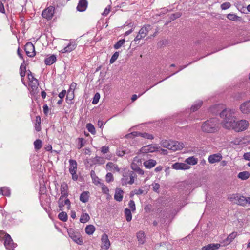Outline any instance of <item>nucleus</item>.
Returning a JSON list of instances; mask_svg holds the SVG:
<instances>
[{"label":"nucleus","instance_id":"obj_1","mask_svg":"<svg viewBox=\"0 0 250 250\" xmlns=\"http://www.w3.org/2000/svg\"><path fill=\"white\" fill-rule=\"evenodd\" d=\"M235 114L234 109L229 108H226L220 113V116L222 119L221 124L223 127L227 129H233L236 121Z\"/></svg>","mask_w":250,"mask_h":250},{"label":"nucleus","instance_id":"obj_2","mask_svg":"<svg viewBox=\"0 0 250 250\" xmlns=\"http://www.w3.org/2000/svg\"><path fill=\"white\" fill-rule=\"evenodd\" d=\"M202 131L212 133L217 132L219 129V122L216 118H210L203 122L201 125Z\"/></svg>","mask_w":250,"mask_h":250},{"label":"nucleus","instance_id":"obj_3","mask_svg":"<svg viewBox=\"0 0 250 250\" xmlns=\"http://www.w3.org/2000/svg\"><path fill=\"white\" fill-rule=\"evenodd\" d=\"M198 162L197 158H196L194 156L189 157L187 158L184 163H175L171 165L172 168L178 170H187L189 169L191 166L190 165H194Z\"/></svg>","mask_w":250,"mask_h":250},{"label":"nucleus","instance_id":"obj_4","mask_svg":"<svg viewBox=\"0 0 250 250\" xmlns=\"http://www.w3.org/2000/svg\"><path fill=\"white\" fill-rule=\"evenodd\" d=\"M151 29L152 27L150 24L145 25L140 29L134 41L137 42L144 38Z\"/></svg>","mask_w":250,"mask_h":250},{"label":"nucleus","instance_id":"obj_5","mask_svg":"<svg viewBox=\"0 0 250 250\" xmlns=\"http://www.w3.org/2000/svg\"><path fill=\"white\" fill-rule=\"evenodd\" d=\"M249 125V123L245 120H241L240 121H235L233 130L236 132H241L247 129Z\"/></svg>","mask_w":250,"mask_h":250},{"label":"nucleus","instance_id":"obj_6","mask_svg":"<svg viewBox=\"0 0 250 250\" xmlns=\"http://www.w3.org/2000/svg\"><path fill=\"white\" fill-rule=\"evenodd\" d=\"M230 200L242 206H246V197L238 194H233L229 197Z\"/></svg>","mask_w":250,"mask_h":250},{"label":"nucleus","instance_id":"obj_7","mask_svg":"<svg viewBox=\"0 0 250 250\" xmlns=\"http://www.w3.org/2000/svg\"><path fill=\"white\" fill-rule=\"evenodd\" d=\"M135 176V173H132L131 174L130 173H124L121 179L122 185L132 184L134 183V179Z\"/></svg>","mask_w":250,"mask_h":250},{"label":"nucleus","instance_id":"obj_8","mask_svg":"<svg viewBox=\"0 0 250 250\" xmlns=\"http://www.w3.org/2000/svg\"><path fill=\"white\" fill-rule=\"evenodd\" d=\"M165 146L167 147V148L172 150L173 151H177L182 149L184 147L183 143L175 141H169L167 145H165Z\"/></svg>","mask_w":250,"mask_h":250},{"label":"nucleus","instance_id":"obj_9","mask_svg":"<svg viewBox=\"0 0 250 250\" xmlns=\"http://www.w3.org/2000/svg\"><path fill=\"white\" fill-rule=\"evenodd\" d=\"M67 197L61 196L58 201V206L60 210H63V207L65 205L67 206V208L70 209L71 207V203L69 199L67 198Z\"/></svg>","mask_w":250,"mask_h":250},{"label":"nucleus","instance_id":"obj_10","mask_svg":"<svg viewBox=\"0 0 250 250\" xmlns=\"http://www.w3.org/2000/svg\"><path fill=\"white\" fill-rule=\"evenodd\" d=\"M24 50L26 55L29 57H33L36 55L35 47L31 42L26 43Z\"/></svg>","mask_w":250,"mask_h":250},{"label":"nucleus","instance_id":"obj_11","mask_svg":"<svg viewBox=\"0 0 250 250\" xmlns=\"http://www.w3.org/2000/svg\"><path fill=\"white\" fill-rule=\"evenodd\" d=\"M4 246L6 249H11L16 247V244L14 243L10 235L5 234L4 237Z\"/></svg>","mask_w":250,"mask_h":250},{"label":"nucleus","instance_id":"obj_12","mask_svg":"<svg viewBox=\"0 0 250 250\" xmlns=\"http://www.w3.org/2000/svg\"><path fill=\"white\" fill-rule=\"evenodd\" d=\"M54 13V8L52 6H50L44 9L42 12V16L43 18L47 20H50Z\"/></svg>","mask_w":250,"mask_h":250},{"label":"nucleus","instance_id":"obj_13","mask_svg":"<svg viewBox=\"0 0 250 250\" xmlns=\"http://www.w3.org/2000/svg\"><path fill=\"white\" fill-rule=\"evenodd\" d=\"M101 242H102V245L101 248L105 249L107 250L109 248L111 244L109 240L108 235L105 233L103 234L102 235L101 237Z\"/></svg>","mask_w":250,"mask_h":250},{"label":"nucleus","instance_id":"obj_14","mask_svg":"<svg viewBox=\"0 0 250 250\" xmlns=\"http://www.w3.org/2000/svg\"><path fill=\"white\" fill-rule=\"evenodd\" d=\"M77 45V44L75 40H70L69 43L61 50V52L62 53L70 52L76 48Z\"/></svg>","mask_w":250,"mask_h":250},{"label":"nucleus","instance_id":"obj_15","mask_svg":"<svg viewBox=\"0 0 250 250\" xmlns=\"http://www.w3.org/2000/svg\"><path fill=\"white\" fill-rule=\"evenodd\" d=\"M250 141V136H246L244 137L236 138L233 141H232V143L234 145H241L248 143Z\"/></svg>","mask_w":250,"mask_h":250},{"label":"nucleus","instance_id":"obj_16","mask_svg":"<svg viewBox=\"0 0 250 250\" xmlns=\"http://www.w3.org/2000/svg\"><path fill=\"white\" fill-rule=\"evenodd\" d=\"M130 135H133L134 136H140L148 139H153L154 138L152 134H150L146 132L141 133L139 132H133L130 134H127L126 136H129Z\"/></svg>","mask_w":250,"mask_h":250},{"label":"nucleus","instance_id":"obj_17","mask_svg":"<svg viewBox=\"0 0 250 250\" xmlns=\"http://www.w3.org/2000/svg\"><path fill=\"white\" fill-rule=\"evenodd\" d=\"M240 109L244 114L250 113V100L243 103L240 106Z\"/></svg>","mask_w":250,"mask_h":250},{"label":"nucleus","instance_id":"obj_18","mask_svg":"<svg viewBox=\"0 0 250 250\" xmlns=\"http://www.w3.org/2000/svg\"><path fill=\"white\" fill-rule=\"evenodd\" d=\"M158 147L151 145L146 146L142 147L140 151L142 153L153 152L158 151Z\"/></svg>","mask_w":250,"mask_h":250},{"label":"nucleus","instance_id":"obj_19","mask_svg":"<svg viewBox=\"0 0 250 250\" xmlns=\"http://www.w3.org/2000/svg\"><path fill=\"white\" fill-rule=\"evenodd\" d=\"M222 158L221 154L216 153L210 155L208 158V161L210 163L213 164L220 161Z\"/></svg>","mask_w":250,"mask_h":250},{"label":"nucleus","instance_id":"obj_20","mask_svg":"<svg viewBox=\"0 0 250 250\" xmlns=\"http://www.w3.org/2000/svg\"><path fill=\"white\" fill-rule=\"evenodd\" d=\"M88 2L86 0H80L77 6V9L80 12H83L87 8Z\"/></svg>","mask_w":250,"mask_h":250},{"label":"nucleus","instance_id":"obj_21","mask_svg":"<svg viewBox=\"0 0 250 250\" xmlns=\"http://www.w3.org/2000/svg\"><path fill=\"white\" fill-rule=\"evenodd\" d=\"M71 230L68 232L69 236L72 240L79 245H82L83 244V240L79 234H75L74 233H71Z\"/></svg>","mask_w":250,"mask_h":250},{"label":"nucleus","instance_id":"obj_22","mask_svg":"<svg viewBox=\"0 0 250 250\" xmlns=\"http://www.w3.org/2000/svg\"><path fill=\"white\" fill-rule=\"evenodd\" d=\"M237 236V232H233L230 234L226 239H225L223 243V245L226 246L230 244Z\"/></svg>","mask_w":250,"mask_h":250},{"label":"nucleus","instance_id":"obj_23","mask_svg":"<svg viewBox=\"0 0 250 250\" xmlns=\"http://www.w3.org/2000/svg\"><path fill=\"white\" fill-rule=\"evenodd\" d=\"M221 247L219 243H210L202 247V250H216Z\"/></svg>","mask_w":250,"mask_h":250},{"label":"nucleus","instance_id":"obj_24","mask_svg":"<svg viewBox=\"0 0 250 250\" xmlns=\"http://www.w3.org/2000/svg\"><path fill=\"white\" fill-rule=\"evenodd\" d=\"M68 187L66 183H63L62 184L60 188L61 193L62 194L61 196L67 197L68 195Z\"/></svg>","mask_w":250,"mask_h":250},{"label":"nucleus","instance_id":"obj_25","mask_svg":"<svg viewBox=\"0 0 250 250\" xmlns=\"http://www.w3.org/2000/svg\"><path fill=\"white\" fill-rule=\"evenodd\" d=\"M123 191L120 188H117L115 190L114 199L119 202L121 201L123 198Z\"/></svg>","mask_w":250,"mask_h":250},{"label":"nucleus","instance_id":"obj_26","mask_svg":"<svg viewBox=\"0 0 250 250\" xmlns=\"http://www.w3.org/2000/svg\"><path fill=\"white\" fill-rule=\"evenodd\" d=\"M106 170L112 172H118L119 168L117 165L110 162L106 164Z\"/></svg>","mask_w":250,"mask_h":250},{"label":"nucleus","instance_id":"obj_27","mask_svg":"<svg viewBox=\"0 0 250 250\" xmlns=\"http://www.w3.org/2000/svg\"><path fill=\"white\" fill-rule=\"evenodd\" d=\"M156 161L153 159H150L145 161L143 163L144 166L147 169H150L156 165Z\"/></svg>","mask_w":250,"mask_h":250},{"label":"nucleus","instance_id":"obj_28","mask_svg":"<svg viewBox=\"0 0 250 250\" xmlns=\"http://www.w3.org/2000/svg\"><path fill=\"white\" fill-rule=\"evenodd\" d=\"M137 238L139 244H143L146 241L145 233L142 231L138 232L137 233Z\"/></svg>","mask_w":250,"mask_h":250},{"label":"nucleus","instance_id":"obj_29","mask_svg":"<svg viewBox=\"0 0 250 250\" xmlns=\"http://www.w3.org/2000/svg\"><path fill=\"white\" fill-rule=\"evenodd\" d=\"M56 61V57L54 55H52L50 57L46 58L44 60V63L47 65H50L54 63Z\"/></svg>","mask_w":250,"mask_h":250},{"label":"nucleus","instance_id":"obj_30","mask_svg":"<svg viewBox=\"0 0 250 250\" xmlns=\"http://www.w3.org/2000/svg\"><path fill=\"white\" fill-rule=\"evenodd\" d=\"M89 197V192L83 191L80 196V200L83 203H86L88 201Z\"/></svg>","mask_w":250,"mask_h":250},{"label":"nucleus","instance_id":"obj_31","mask_svg":"<svg viewBox=\"0 0 250 250\" xmlns=\"http://www.w3.org/2000/svg\"><path fill=\"white\" fill-rule=\"evenodd\" d=\"M69 164V172H76L77 168V164L76 161L74 160H70Z\"/></svg>","mask_w":250,"mask_h":250},{"label":"nucleus","instance_id":"obj_32","mask_svg":"<svg viewBox=\"0 0 250 250\" xmlns=\"http://www.w3.org/2000/svg\"><path fill=\"white\" fill-rule=\"evenodd\" d=\"M0 194L5 196H10L11 194L10 189L7 187L1 188L0 189Z\"/></svg>","mask_w":250,"mask_h":250},{"label":"nucleus","instance_id":"obj_33","mask_svg":"<svg viewBox=\"0 0 250 250\" xmlns=\"http://www.w3.org/2000/svg\"><path fill=\"white\" fill-rule=\"evenodd\" d=\"M95 230V227L92 225H89L86 227L85 231L86 234L88 235L92 234Z\"/></svg>","mask_w":250,"mask_h":250},{"label":"nucleus","instance_id":"obj_34","mask_svg":"<svg viewBox=\"0 0 250 250\" xmlns=\"http://www.w3.org/2000/svg\"><path fill=\"white\" fill-rule=\"evenodd\" d=\"M25 73H26V67L23 62V63H22L21 65V66H20V76L21 78V80H22L23 83H23V79L25 76Z\"/></svg>","mask_w":250,"mask_h":250},{"label":"nucleus","instance_id":"obj_35","mask_svg":"<svg viewBox=\"0 0 250 250\" xmlns=\"http://www.w3.org/2000/svg\"><path fill=\"white\" fill-rule=\"evenodd\" d=\"M36 122L35 124V130L39 132L41 130V119L40 116H37L36 117Z\"/></svg>","mask_w":250,"mask_h":250},{"label":"nucleus","instance_id":"obj_36","mask_svg":"<svg viewBox=\"0 0 250 250\" xmlns=\"http://www.w3.org/2000/svg\"><path fill=\"white\" fill-rule=\"evenodd\" d=\"M203 102L202 101H197L191 107V110L194 112L197 110L202 105Z\"/></svg>","mask_w":250,"mask_h":250},{"label":"nucleus","instance_id":"obj_37","mask_svg":"<svg viewBox=\"0 0 250 250\" xmlns=\"http://www.w3.org/2000/svg\"><path fill=\"white\" fill-rule=\"evenodd\" d=\"M125 216L126 220L127 222H130L132 219V214L130 209L126 208L125 209Z\"/></svg>","mask_w":250,"mask_h":250},{"label":"nucleus","instance_id":"obj_38","mask_svg":"<svg viewBox=\"0 0 250 250\" xmlns=\"http://www.w3.org/2000/svg\"><path fill=\"white\" fill-rule=\"evenodd\" d=\"M91 173V176L93 180V183L96 185H100L102 183L101 182V180L96 176L95 173Z\"/></svg>","mask_w":250,"mask_h":250},{"label":"nucleus","instance_id":"obj_39","mask_svg":"<svg viewBox=\"0 0 250 250\" xmlns=\"http://www.w3.org/2000/svg\"><path fill=\"white\" fill-rule=\"evenodd\" d=\"M58 218L63 222H66L68 219V216L66 212L62 211L58 215Z\"/></svg>","mask_w":250,"mask_h":250},{"label":"nucleus","instance_id":"obj_40","mask_svg":"<svg viewBox=\"0 0 250 250\" xmlns=\"http://www.w3.org/2000/svg\"><path fill=\"white\" fill-rule=\"evenodd\" d=\"M90 217L87 213L83 214L80 219V221L82 223H85L89 221Z\"/></svg>","mask_w":250,"mask_h":250},{"label":"nucleus","instance_id":"obj_41","mask_svg":"<svg viewBox=\"0 0 250 250\" xmlns=\"http://www.w3.org/2000/svg\"><path fill=\"white\" fill-rule=\"evenodd\" d=\"M35 149L37 150L40 149L42 146V142L40 139L36 140L34 142Z\"/></svg>","mask_w":250,"mask_h":250},{"label":"nucleus","instance_id":"obj_42","mask_svg":"<svg viewBox=\"0 0 250 250\" xmlns=\"http://www.w3.org/2000/svg\"><path fill=\"white\" fill-rule=\"evenodd\" d=\"M125 42V39L120 40L119 41L117 42V43L114 44V48L115 49H118L120 48Z\"/></svg>","mask_w":250,"mask_h":250},{"label":"nucleus","instance_id":"obj_43","mask_svg":"<svg viewBox=\"0 0 250 250\" xmlns=\"http://www.w3.org/2000/svg\"><path fill=\"white\" fill-rule=\"evenodd\" d=\"M250 177V173H239L238 177L242 180H246Z\"/></svg>","mask_w":250,"mask_h":250},{"label":"nucleus","instance_id":"obj_44","mask_svg":"<svg viewBox=\"0 0 250 250\" xmlns=\"http://www.w3.org/2000/svg\"><path fill=\"white\" fill-rule=\"evenodd\" d=\"M30 86L32 88L33 90H34L38 88V85H39L38 80H35L30 82Z\"/></svg>","mask_w":250,"mask_h":250},{"label":"nucleus","instance_id":"obj_45","mask_svg":"<svg viewBox=\"0 0 250 250\" xmlns=\"http://www.w3.org/2000/svg\"><path fill=\"white\" fill-rule=\"evenodd\" d=\"M74 98V92L72 91H68L67 92V94L66 95V100L67 102L68 101H71Z\"/></svg>","mask_w":250,"mask_h":250},{"label":"nucleus","instance_id":"obj_46","mask_svg":"<svg viewBox=\"0 0 250 250\" xmlns=\"http://www.w3.org/2000/svg\"><path fill=\"white\" fill-rule=\"evenodd\" d=\"M86 128L89 132L91 133L92 134H94L95 133V129L94 126L91 123H88L86 125Z\"/></svg>","mask_w":250,"mask_h":250},{"label":"nucleus","instance_id":"obj_47","mask_svg":"<svg viewBox=\"0 0 250 250\" xmlns=\"http://www.w3.org/2000/svg\"><path fill=\"white\" fill-rule=\"evenodd\" d=\"M227 18L230 20L235 21H237L239 17L235 14H229L227 15Z\"/></svg>","mask_w":250,"mask_h":250},{"label":"nucleus","instance_id":"obj_48","mask_svg":"<svg viewBox=\"0 0 250 250\" xmlns=\"http://www.w3.org/2000/svg\"><path fill=\"white\" fill-rule=\"evenodd\" d=\"M100 98V94L99 93H96L93 97V99L92 101V104H97L98 103Z\"/></svg>","mask_w":250,"mask_h":250},{"label":"nucleus","instance_id":"obj_49","mask_svg":"<svg viewBox=\"0 0 250 250\" xmlns=\"http://www.w3.org/2000/svg\"><path fill=\"white\" fill-rule=\"evenodd\" d=\"M182 15L181 13L180 12H177L174 14H172L171 15L170 17V19L171 21H174V20L176 19L177 18H178L180 17Z\"/></svg>","mask_w":250,"mask_h":250},{"label":"nucleus","instance_id":"obj_50","mask_svg":"<svg viewBox=\"0 0 250 250\" xmlns=\"http://www.w3.org/2000/svg\"><path fill=\"white\" fill-rule=\"evenodd\" d=\"M119 53L118 52H115L110 60V63H114L115 62V61L117 59V58L119 56Z\"/></svg>","mask_w":250,"mask_h":250},{"label":"nucleus","instance_id":"obj_51","mask_svg":"<svg viewBox=\"0 0 250 250\" xmlns=\"http://www.w3.org/2000/svg\"><path fill=\"white\" fill-rule=\"evenodd\" d=\"M128 206L132 211H134L136 209L135 204L133 200H130L128 203Z\"/></svg>","mask_w":250,"mask_h":250},{"label":"nucleus","instance_id":"obj_52","mask_svg":"<svg viewBox=\"0 0 250 250\" xmlns=\"http://www.w3.org/2000/svg\"><path fill=\"white\" fill-rule=\"evenodd\" d=\"M231 6L229 2H225L221 5V8L222 10H226L229 8Z\"/></svg>","mask_w":250,"mask_h":250},{"label":"nucleus","instance_id":"obj_53","mask_svg":"<svg viewBox=\"0 0 250 250\" xmlns=\"http://www.w3.org/2000/svg\"><path fill=\"white\" fill-rule=\"evenodd\" d=\"M113 180V177L112 174V173H107V174L106 175V181L109 183Z\"/></svg>","mask_w":250,"mask_h":250},{"label":"nucleus","instance_id":"obj_54","mask_svg":"<svg viewBox=\"0 0 250 250\" xmlns=\"http://www.w3.org/2000/svg\"><path fill=\"white\" fill-rule=\"evenodd\" d=\"M94 160L95 162H98L100 164H103L104 163V158L99 156L95 157L94 158Z\"/></svg>","mask_w":250,"mask_h":250},{"label":"nucleus","instance_id":"obj_55","mask_svg":"<svg viewBox=\"0 0 250 250\" xmlns=\"http://www.w3.org/2000/svg\"><path fill=\"white\" fill-rule=\"evenodd\" d=\"M102 188V191L104 193H106L107 192L109 191V190L106 186H105L103 183H102L100 185Z\"/></svg>","mask_w":250,"mask_h":250},{"label":"nucleus","instance_id":"obj_56","mask_svg":"<svg viewBox=\"0 0 250 250\" xmlns=\"http://www.w3.org/2000/svg\"><path fill=\"white\" fill-rule=\"evenodd\" d=\"M144 210L146 212L149 213L152 211V206L151 205H147L144 208Z\"/></svg>","mask_w":250,"mask_h":250},{"label":"nucleus","instance_id":"obj_57","mask_svg":"<svg viewBox=\"0 0 250 250\" xmlns=\"http://www.w3.org/2000/svg\"><path fill=\"white\" fill-rule=\"evenodd\" d=\"M108 151H109L108 146H104L101 148V152L104 154L107 153Z\"/></svg>","mask_w":250,"mask_h":250},{"label":"nucleus","instance_id":"obj_58","mask_svg":"<svg viewBox=\"0 0 250 250\" xmlns=\"http://www.w3.org/2000/svg\"><path fill=\"white\" fill-rule=\"evenodd\" d=\"M28 77L30 82L36 80V79L34 78V76L30 70H29V73H28Z\"/></svg>","mask_w":250,"mask_h":250},{"label":"nucleus","instance_id":"obj_59","mask_svg":"<svg viewBox=\"0 0 250 250\" xmlns=\"http://www.w3.org/2000/svg\"><path fill=\"white\" fill-rule=\"evenodd\" d=\"M153 190L157 193L159 192L160 185L157 183H155L153 185Z\"/></svg>","mask_w":250,"mask_h":250},{"label":"nucleus","instance_id":"obj_60","mask_svg":"<svg viewBox=\"0 0 250 250\" xmlns=\"http://www.w3.org/2000/svg\"><path fill=\"white\" fill-rule=\"evenodd\" d=\"M66 93V90H63L59 94L58 96L59 97V98L60 99H63L64 97V96H65Z\"/></svg>","mask_w":250,"mask_h":250},{"label":"nucleus","instance_id":"obj_61","mask_svg":"<svg viewBox=\"0 0 250 250\" xmlns=\"http://www.w3.org/2000/svg\"><path fill=\"white\" fill-rule=\"evenodd\" d=\"M243 157L245 160L250 161V152L245 153Z\"/></svg>","mask_w":250,"mask_h":250},{"label":"nucleus","instance_id":"obj_62","mask_svg":"<svg viewBox=\"0 0 250 250\" xmlns=\"http://www.w3.org/2000/svg\"><path fill=\"white\" fill-rule=\"evenodd\" d=\"M76 85H77V84L76 83H74V82H73L71 85H70V88H69V90L68 91H73L74 92V90L76 87Z\"/></svg>","mask_w":250,"mask_h":250},{"label":"nucleus","instance_id":"obj_63","mask_svg":"<svg viewBox=\"0 0 250 250\" xmlns=\"http://www.w3.org/2000/svg\"><path fill=\"white\" fill-rule=\"evenodd\" d=\"M79 143L80 144V146L79 148H81L84 146V139L82 138H79Z\"/></svg>","mask_w":250,"mask_h":250},{"label":"nucleus","instance_id":"obj_64","mask_svg":"<svg viewBox=\"0 0 250 250\" xmlns=\"http://www.w3.org/2000/svg\"><path fill=\"white\" fill-rule=\"evenodd\" d=\"M117 155L119 156L122 157L125 155L124 150H118L117 151Z\"/></svg>","mask_w":250,"mask_h":250}]
</instances>
